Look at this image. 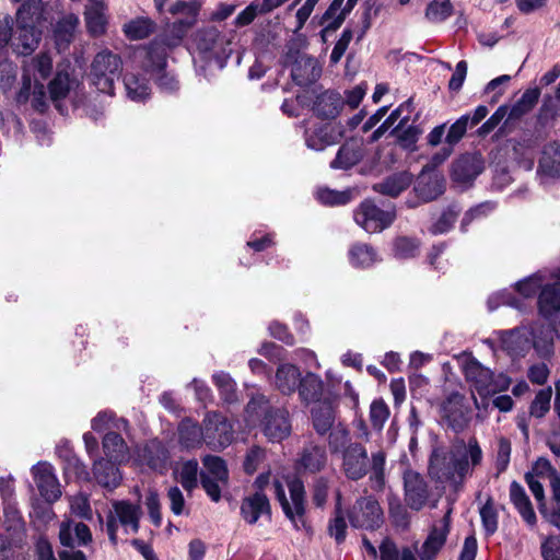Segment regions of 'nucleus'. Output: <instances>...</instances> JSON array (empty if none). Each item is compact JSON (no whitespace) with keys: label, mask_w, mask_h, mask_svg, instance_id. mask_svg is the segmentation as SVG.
Returning <instances> with one entry per match:
<instances>
[{"label":"nucleus","mask_w":560,"mask_h":560,"mask_svg":"<svg viewBox=\"0 0 560 560\" xmlns=\"http://www.w3.org/2000/svg\"><path fill=\"white\" fill-rule=\"evenodd\" d=\"M389 514L397 526L406 527L408 524V512L396 498L389 499Z\"/></svg>","instance_id":"6e6d98bb"},{"label":"nucleus","mask_w":560,"mask_h":560,"mask_svg":"<svg viewBox=\"0 0 560 560\" xmlns=\"http://www.w3.org/2000/svg\"><path fill=\"white\" fill-rule=\"evenodd\" d=\"M288 487L291 501L287 499L284 490L279 483L275 485V491L285 515L295 522L296 517H302L305 510V488L300 477L292 479Z\"/></svg>","instance_id":"9b49d317"},{"label":"nucleus","mask_w":560,"mask_h":560,"mask_svg":"<svg viewBox=\"0 0 560 560\" xmlns=\"http://www.w3.org/2000/svg\"><path fill=\"white\" fill-rule=\"evenodd\" d=\"M540 96L539 89H532L525 91V93L522 95L521 100L513 105V107L510 109L508 118L505 120V125L510 122L511 120H517L525 114L532 110V108L536 105L538 102V98Z\"/></svg>","instance_id":"2f4dec72"},{"label":"nucleus","mask_w":560,"mask_h":560,"mask_svg":"<svg viewBox=\"0 0 560 560\" xmlns=\"http://www.w3.org/2000/svg\"><path fill=\"white\" fill-rule=\"evenodd\" d=\"M114 460L102 459L95 463L93 474L95 480L106 489H114L120 482V475Z\"/></svg>","instance_id":"393cba45"},{"label":"nucleus","mask_w":560,"mask_h":560,"mask_svg":"<svg viewBox=\"0 0 560 560\" xmlns=\"http://www.w3.org/2000/svg\"><path fill=\"white\" fill-rule=\"evenodd\" d=\"M167 498L171 504V510L179 515L185 506V499L182 491L177 487H171L167 491Z\"/></svg>","instance_id":"0e129e2a"},{"label":"nucleus","mask_w":560,"mask_h":560,"mask_svg":"<svg viewBox=\"0 0 560 560\" xmlns=\"http://www.w3.org/2000/svg\"><path fill=\"white\" fill-rule=\"evenodd\" d=\"M246 411L253 418L264 416L262 429L269 439L282 440L289 435L291 424L287 411L279 408H271L265 397L259 396L253 398L247 405Z\"/></svg>","instance_id":"20e7f679"},{"label":"nucleus","mask_w":560,"mask_h":560,"mask_svg":"<svg viewBox=\"0 0 560 560\" xmlns=\"http://www.w3.org/2000/svg\"><path fill=\"white\" fill-rule=\"evenodd\" d=\"M481 170V161L477 155L465 154L452 163L451 175L456 182H467L478 175Z\"/></svg>","instance_id":"b1692460"},{"label":"nucleus","mask_w":560,"mask_h":560,"mask_svg":"<svg viewBox=\"0 0 560 560\" xmlns=\"http://www.w3.org/2000/svg\"><path fill=\"white\" fill-rule=\"evenodd\" d=\"M78 23L79 20L74 15H68L58 23L56 38L59 45H68L72 40Z\"/></svg>","instance_id":"37998d69"},{"label":"nucleus","mask_w":560,"mask_h":560,"mask_svg":"<svg viewBox=\"0 0 560 560\" xmlns=\"http://www.w3.org/2000/svg\"><path fill=\"white\" fill-rule=\"evenodd\" d=\"M381 560H417L413 551L409 548L398 547L390 540H385L380 547Z\"/></svg>","instance_id":"58836bf2"},{"label":"nucleus","mask_w":560,"mask_h":560,"mask_svg":"<svg viewBox=\"0 0 560 560\" xmlns=\"http://www.w3.org/2000/svg\"><path fill=\"white\" fill-rule=\"evenodd\" d=\"M538 310L545 317L560 312V273L552 282L542 287L538 296Z\"/></svg>","instance_id":"aec40b11"},{"label":"nucleus","mask_w":560,"mask_h":560,"mask_svg":"<svg viewBox=\"0 0 560 560\" xmlns=\"http://www.w3.org/2000/svg\"><path fill=\"white\" fill-rule=\"evenodd\" d=\"M545 560H560V536L549 537L542 545Z\"/></svg>","instance_id":"052dcab7"},{"label":"nucleus","mask_w":560,"mask_h":560,"mask_svg":"<svg viewBox=\"0 0 560 560\" xmlns=\"http://www.w3.org/2000/svg\"><path fill=\"white\" fill-rule=\"evenodd\" d=\"M103 448L108 459L121 462L126 455V445L124 440L116 433L109 432L103 441Z\"/></svg>","instance_id":"f704fd0d"},{"label":"nucleus","mask_w":560,"mask_h":560,"mask_svg":"<svg viewBox=\"0 0 560 560\" xmlns=\"http://www.w3.org/2000/svg\"><path fill=\"white\" fill-rule=\"evenodd\" d=\"M405 497L407 504L417 511L420 510L427 502V483L416 471H407L405 474Z\"/></svg>","instance_id":"dca6fc26"},{"label":"nucleus","mask_w":560,"mask_h":560,"mask_svg":"<svg viewBox=\"0 0 560 560\" xmlns=\"http://www.w3.org/2000/svg\"><path fill=\"white\" fill-rule=\"evenodd\" d=\"M452 13L450 0H433L427 9V16L434 21H442Z\"/></svg>","instance_id":"de8ad7c7"},{"label":"nucleus","mask_w":560,"mask_h":560,"mask_svg":"<svg viewBox=\"0 0 560 560\" xmlns=\"http://www.w3.org/2000/svg\"><path fill=\"white\" fill-rule=\"evenodd\" d=\"M71 510L81 517H90L91 509L88 499L84 495H77L71 501Z\"/></svg>","instance_id":"338daca9"},{"label":"nucleus","mask_w":560,"mask_h":560,"mask_svg":"<svg viewBox=\"0 0 560 560\" xmlns=\"http://www.w3.org/2000/svg\"><path fill=\"white\" fill-rule=\"evenodd\" d=\"M52 70V59L47 52L25 60L23 63L22 88L19 92L20 102L31 101L32 106L43 112L47 106V95L44 81L48 79Z\"/></svg>","instance_id":"f03ea898"},{"label":"nucleus","mask_w":560,"mask_h":560,"mask_svg":"<svg viewBox=\"0 0 560 560\" xmlns=\"http://www.w3.org/2000/svg\"><path fill=\"white\" fill-rule=\"evenodd\" d=\"M444 189V178L436 172L422 171L415 184V191L423 201L439 197Z\"/></svg>","instance_id":"f3484780"},{"label":"nucleus","mask_w":560,"mask_h":560,"mask_svg":"<svg viewBox=\"0 0 560 560\" xmlns=\"http://www.w3.org/2000/svg\"><path fill=\"white\" fill-rule=\"evenodd\" d=\"M265 453L259 447H253L246 455L244 468L248 474L254 472L258 465L264 460Z\"/></svg>","instance_id":"680f3d73"},{"label":"nucleus","mask_w":560,"mask_h":560,"mask_svg":"<svg viewBox=\"0 0 560 560\" xmlns=\"http://www.w3.org/2000/svg\"><path fill=\"white\" fill-rule=\"evenodd\" d=\"M107 5L102 0H88L84 11V20L88 31L93 36H100L105 33L107 18L105 11Z\"/></svg>","instance_id":"6ab92c4d"},{"label":"nucleus","mask_w":560,"mask_h":560,"mask_svg":"<svg viewBox=\"0 0 560 560\" xmlns=\"http://www.w3.org/2000/svg\"><path fill=\"white\" fill-rule=\"evenodd\" d=\"M354 219L366 232L375 233L388 226L394 220V214L381 210L371 201H364L355 212Z\"/></svg>","instance_id":"ddd939ff"},{"label":"nucleus","mask_w":560,"mask_h":560,"mask_svg":"<svg viewBox=\"0 0 560 560\" xmlns=\"http://www.w3.org/2000/svg\"><path fill=\"white\" fill-rule=\"evenodd\" d=\"M205 470L201 471V485L207 494L215 502L221 498V490L228 485L229 472L222 458L206 456L203 458Z\"/></svg>","instance_id":"6e6552de"},{"label":"nucleus","mask_w":560,"mask_h":560,"mask_svg":"<svg viewBox=\"0 0 560 560\" xmlns=\"http://www.w3.org/2000/svg\"><path fill=\"white\" fill-rule=\"evenodd\" d=\"M327 460V454L323 446L317 444H308L301 453L298 462V472L302 471L315 474L322 470Z\"/></svg>","instance_id":"4be33fe9"},{"label":"nucleus","mask_w":560,"mask_h":560,"mask_svg":"<svg viewBox=\"0 0 560 560\" xmlns=\"http://www.w3.org/2000/svg\"><path fill=\"white\" fill-rule=\"evenodd\" d=\"M144 504L148 509L149 515H150L151 520L153 521V523L155 525H160V523H161V505H160V500H159L158 493L155 491H149V493L145 497Z\"/></svg>","instance_id":"4d7b16f0"},{"label":"nucleus","mask_w":560,"mask_h":560,"mask_svg":"<svg viewBox=\"0 0 560 560\" xmlns=\"http://www.w3.org/2000/svg\"><path fill=\"white\" fill-rule=\"evenodd\" d=\"M464 370L467 380L474 384L479 396H474L476 407L479 410H487L490 406V396L506 388L509 385L504 376H499L497 380H493L491 372L481 366L474 359H466Z\"/></svg>","instance_id":"7ed1b4c3"},{"label":"nucleus","mask_w":560,"mask_h":560,"mask_svg":"<svg viewBox=\"0 0 560 560\" xmlns=\"http://www.w3.org/2000/svg\"><path fill=\"white\" fill-rule=\"evenodd\" d=\"M539 171L548 176H560V143H551L545 148Z\"/></svg>","instance_id":"c756f323"},{"label":"nucleus","mask_w":560,"mask_h":560,"mask_svg":"<svg viewBox=\"0 0 560 560\" xmlns=\"http://www.w3.org/2000/svg\"><path fill=\"white\" fill-rule=\"evenodd\" d=\"M504 348L516 355L522 354L530 348V340L527 338L526 332L523 330H512L505 332L502 338Z\"/></svg>","instance_id":"72a5a7b5"},{"label":"nucleus","mask_w":560,"mask_h":560,"mask_svg":"<svg viewBox=\"0 0 560 560\" xmlns=\"http://www.w3.org/2000/svg\"><path fill=\"white\" fill-rule=\"evenodd\" d=\"M352 258L362 266H369L374 260V254L366 245H358L351 252Z\"/></svg>","instance_id":"e2e57ef3"},{"label":"nucleus","mask_w":560,"mask_h":560,"mask_svg":"<svg viewBox=\"0 0 560 560\" xmlns=\"http://www.w3.org/2000/svg\"><path fill=\"white\" fill-rule=\"evenodd\" d=\"M305 45L306 39L299 35L288 46L287 63L291 65L292 77L299 84L314 82L320 74L316 59L302 51Z\"/></svg>","instance_id":"39448f33"},{"label":"nucleus","mask_w":560,"mask_h":560,"mask_svg":"<svg viewBox=\"0 0 560 560\" xmlns=\"http://www.w3.org/2000/svg\"><path fill=\"white\" fill-rule=\"evenodd\" d=\"M38 0H28L18 11L20 25L13 35L12 47L20 55H28L38 47L40 32L25 21L26 10L32 11V14H34L38 9Z\"/></svg>","instance_id":"0eeeda50"},{"label":"nucleus","mask_w":560,"mask_h":560,"mask_svg":"<svg viewBox=\"0 0 560 560\" xmlns=\"http://www.w3.org/2000/svg\"><path fill=\"white\" fill-rule=\"evenodd\" d=\"M142 511L138 505L127 501H115L113 503V513L107 520V533L113 544L117 542V529L119 522L125 527H130L133 533L139 530V521Z\"/></svg>","instance_id":"9d476101"},{"label":"nucleus","mask_w":560,"mask_h":560,"mask_svg":"<svg viewBox=\"0 0 560 560\" xmlns=\"http://www.w3.org/2000/svg\"><path fill=\"white\" fill-rule=\"evenodd\" d=\"M371 421L375 428L381 429L389 416L387 406L382 400H374L371 405Z\"/></svg>","instance_id":"603ef678"},{"label":"nucleus","mask_w":560,"mask_h":560,"mask_svg":"<svg viewBox=\"0 0 560 560\" xmlns=\"http://www.w3.org/2000/svg\"><path fill=\"white\" fill-rule=\"evenodd\" d=\"M302 378L299 370L291 364L282 365L276 374V386L283 394H291L300 386Z\"/></svg>","instance_id":"cd10ccee"},{"label":"nucleus","mask_w":560,"mask_h":560,"mask_svg":"<svg viewBox=\"0 0 560 560\" xmlns=\"http://www.w3.org/2000/svg\"><path fill=\"white\" fill-rule=\"evenodd\" d=\"M176 479L190 491L197 486L198 463L194 460L183 463L175 471Z\"/></svg>","instance_id":"4c0bfd02"},{"label":"nucleus","mask_w":560,"mask_h":560,"mask_svg":"<svg viewBox=\"0 0 560 560\" xmlns=\"http://www.w3.org/2000/svg\"><path fill=\"white\" fill-rule=\"evenodd\" d=\"M343 3V0H334L326 13L323 16L322 24L328 22L329 20L334 19L332 22H329L327 24V30H336L338 28L341 23L345 20L346 13L348 12L347 9L342 11L337 18H335L338 10L341 8Z\"/></svg>","instance_id":"09e8293b"},{"label":"nucleus","mask_w":560,"mask_h":560,"mask_svg":"<svg viewBox=\"0 0 560 560\" xmlns=\"http://www.w3.org/2000/svg\"><path fill=\"white\" fill-rule=\"evenodd\" d=\"M260 14L259 4L250 3L236 16L234 24L237 27L249 25Z\"/></svg>","instance_id":"bf43d9fd"},{"label":"nucleus","mask_w":560,"mask_h":560,"mask_svg":"<svg viewBox=\"0 0 560 560\" xmlns=\"http://www.w3.org/2000/svg\"><path fill=\"white\" fill-rule=\"evenodd\" d=\"M382 510L371 497L360 499L349 513V520L355 527L375 528L382 523Z\"/></svg>","instance_id":"f8f14e48"},{"label":"nucleus","mask_w":560,"mask_h":560,"mask_svg":"<svg viewBox=\"0 0 560 560\" xmlns=\"http://www.w3.org/2000/svg\"><path fill=\"white\" fill-rule=\"evenodd\" d=\"M410 183L411 176L408 173H400L395 174L384 183L378 184L376 188L382 194L395 197L409 187Z\"/></svg>","instance_id":"c9c22d12"},{"label":"nucleus","mask_w":560,"mask_h":560,"mask_svg":"<svg viewBox=\"0 0 560 560\" xmlns=\"http://www.w3.org/2000/svg\"><path fill=\"white\" fill-rule=\"evenodd\" d=\"M35 483L40 495L47 502L57 500L60 494L59 485L51 472L50 466L40 464L34 468Z\"/></svg>","instance_id":"a211bd4d"},{"label":"nucleus","mask_w":560,"mask_h":560,"mask_svg":"<svg viewBox=\"0 0 560 560\" xmlns=\"http://www.w3.org/2000/svg\"><path fill=\"white\" fill-rule=\"evenodd\" d=\"M390 135L397 139L401 147L409 149L417 142L419 130L413 126L405 127V119H402Z\"/></svg>","instance_id":"c03bdc74"},{"label":"nucleus","mask_w":560,"mask_h":560,"mask_svg":"<svg viewBox=\"0 0 560 560\" xmlns=\"http://www.w3.org/2000/svg\"><path fill=\"white\" fill-rule=\"evenodd\" d=\"M141 463L153 470L162 469L167 460V452L158 441L148 443L138 454Z\"/></svg>","instance_id":"a878e982"},{"label":"nucleus","mask_w":560,"mask_h":560,"mask_svg":"<svg viewBox=\"0 0 560 560\" xmlns=\"http://www.w3.org/2000/svg\"><path fill=\"white\" fill-rule=\"evenodd\" d=\"M202 441L214 451L225 448L233 441L232 424L222 415H209L203 422Z\"/></svg>","instance_id":"1a4fd4ad"},{"label":"nucleus","mask_w":560,"mask_h":560,"mask_svg":"<svg viewBox=\"0 0 560 560\" xmlns=\"http://www.w3.org/2000/svg\"><path fill=\"white\" fill-rule=\"evenodd\" d=\"M450 512L448 510L445 516L433 525L429 537L422 545L420 560H432L445 544Z\"/></svg>","instance_id":"2eb2a0df"},{"label":"nucleus","mask_w":560,"mask_h":560,"mask_svg":"<svg viewBox=\"0 0 560 560\" xmlns=\"http://www.w3.org/2000/svg\"><path fill=\"white\" fill-rule=\"evenodd\" d=\"M551 390H540L530 407V413L537 418H541L549 410Z\"/></svg>","instance_id":"3c124183"},{"label":"nucleus","mask_w":560,"mask_h":560,"mask_svg":"<svg viewBox=\"0 0 560 560\" xmlns=\"http://www.w3.org/2000/svg\"><path fill=\"white\" fill-rule=\"evenodd\" d=\"M241 512L246 522L249 524L256 523L261 515L270 513L267 495L261 490L247 495L243 500Z\"/></svg>","instance_id":"412c9836"},{"label":"nucleus","mask_w":560,"mask_h":560,"mask_svg":"<svg viewBox=\"0 0 560 560\" xmlns=\"http://www.w3.org/2000/svg\"><path fill=\"white\" fill-rule=\"evenodd\" d=\"M203 428L197 427L190 420H185L179 427V439L187 447H194L202 441Z\"/></svg>","instance_id":"ea45409f"},{"label":"nucleus","mask_w":560,"mask_h":560,"mask_svg":"<svg viewBox=\"0 0 560 560\" xmlns=\"http://www.w3.org/2000/svg\"><path fill=\"white\" fill-rule=\"evenodd\" d=\"M369 466L365 450L358 443L350 444L343 454V471L347 477L357 480L362 478Z\"/></svg>","instance_id":"4468645a"},{"label":"nucleus","mask_w":560,"mask_h":560,"mask_svg":"<svg viewBox=\"0 0 560 560\" xmlns=\"http://www.w3.org/2000/svg\"><path fill=\"white\" fill-rule=\"evenodd\" d=\"M480 515L486 530L491 534L494 533L497 529V513L490 499L481 508Z\"/></svg>","instance_id":"864d4df0"},{"label":"nucleus","mask_w":560,"mask_h":560,"mask_svg":"<svg viewBox=\"0 0 560 560\" xmlns=\"http://www.w3.org/2000/svg\"><path fill=\"white\" fill-rule=\"evenodd\" d=\"M453 152L450 147H444L438 151L431 159V161L423 166L422 171L435 172V168L441 165Z\"/></svg>","instance_id":"774afa93"},{"label":"nucleus","mask_w":560,"mask_h":560,"mask_svg":"<svg viewBox=\"0 0 560 560\" xmlns=\"http://www.w3.org/2000/svg\"><path fill=\"white\" fill-rule=\"evenodd\" d=\"M340 499H341L340 494L337 493L336 517L329 527L330 535L334 536L338 542L343 540L345 533H346V522H345L343 515L341 513Z\"/></svg>","instance_id":"8fccbe9b"},{"label":"nucleus","mask_w":560,"mask_h":560,"mask_svg":"<svg viewBox=\"0 0 560 560\" xmlns=\"http://www.w3.org/2000/svg\"><path fill=\"white\" fill-rule=\"evenodd\" d=\"M187 30L188 28L180 26L179 22H176L161 38L152 42L149 46V54L152 58V61L158 62L162 60L164 56V48L162 46L171 48L178 45Z\"/></svg>","instance_id":"5701e85b"},{"label":"nucleus","mask_w":560,"mask_h":560,"mask_svg":"<svg viewBox=\"0 0 560 560\" xmlns=\"http://www.w3.org/2000/svg\"><path fill=\"white\" fill-rule=\"evenodd\" d=\"M384 463H385V457L382 452L373 454L371 479L375 481L377 489H382V487L384 485V478H383Z\"/></svg>","instance_id":"13d9d810"},{"label":"nucleus","mask_w":560,"mask_h":560,"mask_svg":"<svg viewBox=\"0 0 560 560\" xmlns=\"http://www.w3.org/2000/svg\"><path fill=\"white\" fill-rule=\"evenodd\" d=\"M328 497V482L324 478L315 480L312 488V501L317 508H322Z\"/></svg>","instance_id":"5fc2aeb1"},{"label":"nucleus","mask_w":560,"mask_h":560,"mask_svg":"<svg viewBox=\"0 0 560 560\" xmlns=\"http://www.w3.org/2000/svg\"><path fill=\"white\" fill-rule=\"evenodd\" d=\"M362 156L360 143L351 141L346 143L338 153L336 164L340 167H349L355 164Z\"/></svg>","instance_id":"a19ab883"},{"label":"nucleus","mask_w":560,"mask_h":560,"mask_svg":"<svg viewBox=\"0 0 560 560\" xmlns=\"http://www.w3.org/2000/svg\"><path fill=\"white\" fill-rule=\"evenodd\" d=\"M511 499L528 523H534L535 513L522 487L513 482L511 486Z\"/></svg>","instance_id":"e433bc0d"},{"label":"nucleus","mask_w":560,"mask_h":560,"mask_svg":"<svg viewBox=\"0 0 560 560\" xmlns=\"http://www.w3.org/2000/svg\"><path fill=\"white\" fill-rule=\"evenodd\" d=\"M121 69L122 62L119 56L106 49L102 50L94 57L91 65L92 83L98 91L112 94Z\"/></svg>","instance_id":"423d86ee"},{"label":"nucleus","mask_w":560,"mask_h":560,"mask_svg":"<svg viewBox=\"0 0 560 560\" xmlns=\"http://www.w3.org/2000/svg\"><path fill=\"white\" fill-rule=\"evenodd\" d=\"M155 30V24L148 18H136L125 23L122 31L130 40H140L148 37Z\"/></svg>","instance_id":"7c9ffc66"},{"label":"nucleus","mask_w":560,"mask_h":560,"mask_svg":"<svg viewBox=\"0 0 560 560\" xmlns=\"http://www.w3.org/2000/svg\"><path fill=\"white\" fill-rule=\"evenodd\" d=\"M312 418L314 428L318 433L323 434L327 432L335 420L330 402L327 399L315 402L312 409Z\"/></svg>","instance_id":"c85d7f7f"},{"label":"nucleus","mask_w":560,"mask_h":560,"mask_svg":"<svg viewBox=\"0 0 560 560\" xmlns=\"http://www.w3.org/2000/svg\"><path fill=\"white\" fill-rule=\"evenodd\" d=\"M125 85L128 95L135 101L143 100L149 94L148 86L133 74L126 75Z\"/></svg>","instance_id":"49530a36"},{"label":"nucleus","mask_w":560,"mask_h":560,"mask_svg":"<svg viewBox=\"0 0 560 560\" xmlns=\"http://www.w3.org/2000/svg\"><path fill=\"white\" fill-rule=\"evenodd\" d=\"M468 122L469 117L463 116L450 127L445 138L447 147L453 149V145H455L464 137Z\"/></svg>","instance_id":"a18cd8bd"},{"label":"nucleus","mask_w":560,"mask_h":560,"mask_svg":"<svg viewBox=\"0 0 560 560\" xmlns=\"http://www.w3.org/2000/svg\"><path fill=\"white\" fill-rule=\"evenodd\" d=\"M511 454V443L509 440L501 438L499 440V450H498V466L499 470L502 471L505 469Z\"/></svg>","instance_id":"69168bd1"},{"label":"nucleus","mask_w":560,"mask_h":560,"mask_svg":"<svg viewBox=\"0 0 560 560\" xmlns=\"http://www.w3.org/2000/svg\"><path fill=\"white\" fill-rule=\"evenodd\" d=\"M71 89L69 74L65 71H58L49 83V95L52 101L65 97Z\"/></svg>","instance_id":"79ce46f5"},{"label":"nucleus","mask_w":560,"mask_h":560,"mask_svg":"<svg viewBox=\"0 0 560 560\" xmlns=\"http://www.w3.org/2000/svg\"><path fill=\"white\" fill-rule=\"evenodd\" d=\"M300 396L305 402H318L324 395L323 383L314 375L307 374L300 383Z\"/></svg>","instance_id":"473e14b6"},{"label":"nucleus","mask_w":560,"mask_h":560,"mask_svg":"<svg viewBox=\"0 0 560 560\" xmlns=\"http://www.w3.org/2000/svg\"><path fill=\"white\" fill-rule=\"evenodd\" d=\"M200 10V3L196 0H178L168 8L173 15H179V25L184 28H190L197 21V15Z\"/></svg>","instance_id":"bb28decb"},{"label":"nucleus","mask_w":560,"mask_h":560,"mask_svg":"<svg viewBox=\"0 0 560 560\" xmlns=\"http://www.w3.org/2000/svg\"><path fill=\"white\" fill-rule=\"evenodd\" d=\"M481 457L482 452L476 443L458 445L452 450L438 447L430 458L429 475L436 481L451 482L458 488L470 468L480 464Z\"/></svg>","instance_id":"f257e3e1"}]
</instances>
